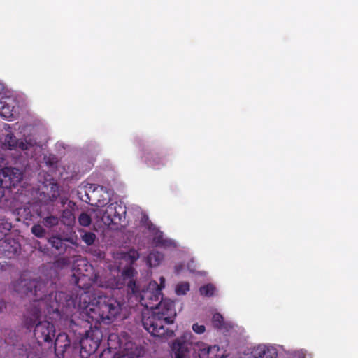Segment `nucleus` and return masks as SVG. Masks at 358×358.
I'll list each match as a JSON object with an SVG mask.
<instances>
[{"instance_id":"nucleus-1","label":"nucleus","mask_w":358,"mask_h":358,"mask_svg":"<svg viewBox=\"0 0 358 358\" xmlns=\"http://www.w3.org/2000/svg\"><path fill=\"white\" fill-rule=\"evenodd\" d=\"M55 289L51 280L41 278L20 280L15 287L17 292L34 297L27 308L23 324L28 330L34 328V336L38 345L45 343L50 345L52 348L56 334L55 327L52 322L41 321L42 312L46 311L55 320L62 317L64 313V306L59 299L63 298L65 294L55 292Z\"/></svg>"},{"instance_id":"nucleus-2","label":"nucleus","mask_w":358,"mask_h":358,"mask_svg":"<svg viewBox=\"0 0 358 358\" xmlns=\"http://www.w3.org/2000/svg\"><path fill=\"white\" fill-rule=\"evenodd\" d=\"M160 281V285L150 282L142 292L140 302L148 309L142 315V324L152 336L169 338L174 332L166 326L173 324L176 311L173 301L162 298V289L164 287L165 280L161 277Z\"/></svg>"},{"instance_id":"nucleus-3","label":"nucleus","mask_w":358,"mask_h":358,"mask_svg":"<svg viewBox=\"0 0 358 358\" xmlns=\"http://www.w3.org/2000/svg\"><path fill=\"white\" fill-rule=\"evenodd\" d=\"M80 308L85 310L83 316L87 320L91 319L95 325L112 322L121 310L120 303L117 299L99 291L91 298L83 294L80 298Z\"/></svg>"},{"instance_id":"nucleus-4","label":"nucleus","mask_w":358,"mask_h":358,"mask_svg":"<svg viewBox=\"0 0 358 358\" xmlns=\"http://www.w3.org/2000/svg\"><path fill=\"white\" fill-rule=\"evenodd\" d=\"M72 280L81 291L78 298L79 307H80V298L83 294H87L89 298H91L96 292L92 291L93 285L100 287H107L108 286L103 284L99 275L95 272L93 266L87 259L80 257L73 262Z\"/></svg>"},{"instance_id":"nucleus-5","label":"nucleus","mask_w":358,"mask_h":358,"mask_svg":"<svg viewBox=\"0 0 358 358\" xmlns=\"http://www.w3.org/2000/svg\"><path fill=\"white\" fill-rule=\"evenodd\" d=\"M171 350L173 358H222L218 354L220 350L218 345L192 343L185 340V336L176 339L172 343Z\"/></svg>"},{"instance_id":"nucleus-6","label":"nucleus","mask_w":358,"mask_h":358,"mask_svg":"<svg viewBox=\"0 0 358 358\" xmlns=\"http://www.w3.org/2000/svg\"><path fill=\"white\" fill-rule=\"evenodd\" d=\"M103 338L101 330L94 324V329L90 330L87 335L81 337L78 341L81 358H89L98 349Z\"/></svg>"},{"instance_id":"nucleus-7","label":"nucleus","mask_w":358,"mask_h":358,"mask_svg":"<svg viewBox=\"0 0 358 358\" xmlns=\"http://www.w3.org/2000/svg\"><path fill=\"white\" fill-rule=\"evenodd\" d=\"M22 179V173L19 169L5 167L0 169V187L11 189L15 187Z\"/></svg>"},{"instance_id":"nucleus-8","label":"nucleus","mask_w":358,"mask_h":358,"mask_svg":"<svg viewBox=\"0 0 358 358\" xmlns=\"http://www.w3.org/2000/svg\"><path fill=\"white\" fill-rule=\"evenodd\" d=\"M125 213V207L117 203H112L106 206L102 216V220L107 225L119 224H121L122 220L124 219Z\"/></svg>"},{"instance_id":"nucleus-9","label":"nucleus","mask_w":358,"mask_h":358,"mask_svg":"<svg viewBox=\"0 0 358 358\" xmlns=\"http://www.w3.org/2000/svg\"><path fill=\"white\" fill-rule=\"evenodd\" d=\"M85 310L83 309L81 318H78L77 320L71 319L69 321V327L75 336H76L78 341H79L81 337L87 335L90 330L94 329V322L91 321V319L87 320L83 316Z\"/></svg>"},{"instance_id":"nucleus-10","label":"nucleus","mask_w":358,"mask_h":358,"mask_svg":"<svg viewBox=\"0 0 358 358\" xmlns=\"http://www.w3.org/2000/svg\"><path fill=\"white\" fill-rule=\"evenodd\" d=\"M136 271L132 267H127L122 272L121 277L115 279L116 281L114 288L122 289L123 286L127 285L128 293L133 294L138 292L136 280L134 279V274Z\"/></svg>"},{"instance_id":"nucleus-11","label":"nucleus","mask_w":358,"mask_h":358,"mask_svg":"<svg viewBox=\"0 0 358 358\" xmlns=\"http://www.w3.org/2000/svg\"><path fill=\"white\" fill-rule=\"evenodd\" d=\"M20 250V245L14 238H4L0 241V255L11 259L15 256Z\"/></svg>"},{"instance_id":"nucleus-12","label":"nucleus","mask_w":358,"mask_h":358,"mask_svg":"<svg viewBox=\"0 0 358 358\" xmlns=\"http://www.w3.org/2000/svg\"><path fill=\"white\" fill-rule=\"evenodd\" d=\"M36 143L32 141H20L13 134H8L6 136L4 140L5 146L8 147L10 150H19L22 151L29 150L31 148H34Z\"/></svg>"},{"instance_id":"nucleus-13","label":"nucleus","mask_w":358,"mask_h":358,"mask_svg":"<svg viewBox=\"0 0 358 358\" xmlns=\"http://www.w3.org/2000/svg\"><path fill=\"white\" fill-rule=\"evenodd\" d=\"M71 346V341L69 336L64 332L59 333L54 342V350L58 358H64V353Z\"/></svg>"},{"instance_id":"nucleus-14","label":"nucleus","mask_w":358,"mask_h":358,"mask_svg":"<svg viewBox=\"0 0 358 358\" xmlns=\"http://www.w3.org/2000/svg\"><path fill=\"white\" fill-rule=\"evenodd\" d=\"M48 243L53 248L59 255L64 254L70 247L65 243L64 238L59 234L52 235L48 238Z\"/></svg>"},{"instance_id":"nucleus-15","label":"nucleus","mask_w":358,"mask_h":358,"mask_svg":"<svg viewBox=\"0 0 358 358\" xmlns=\"http://www.w3.org/2000/svg\"><path fill=\"white\" fill-rule=\"evenodd\" d=\"M0 115L7 120L14 116V106L7 99L0 101Z\"/></svg>"},{"instance_id":"nucleus-16","label":"nucleus","mask_w":358,"mask_h":358,"mask_svg":"<svg viewBox=\"0 0 358 358\" xmlns=\"http://www.w3.org/2000/svg\"><path fill=\"white\" fill-rule=\"evenodd\" d=\"M149 229L153 233V243L156 246H167L169 245V241L164 238L163 233L159 230L157 227L151 224Z\"/></svg>"},{"instance_id":"nucleus-17","label":"nucleus","mask_w":358,"mask_h":358,"mask_svg":"<svg viewBox=\"0 0 358 358\" xmlns=\"http://www.w3.org/2000/svg\"><path fill=\"white\" fill-rule=\"evenodd\" d=\"M255 354L258 358H277V352L265 345H259L255 348Z\"/></svg>"},{"instance_id":"nucleus-18","label":"nucleus","mask_w":358,"mask_h":358,"mask_svg":"<svg viewBox=\"0 0 358 358\" xmlns=\"http://www.w3.org/2000/svg\"><path fill=\"white\" fill-rule=\"evenodd\" d=\"M108 348L114 350H118L120 353L124 354L122 349V341L117 334L112 333L108 336Z\"/></svg>"},{"instance_id":"nucleus-19","label":"nucleus","mask_w":358,"mask_h":358,"mask_svg":"<svg viewBox=\"0 0 358 358\" xmlns=\"http://www.w3.org/2000/svg\"><path fill=\"white\" fill-rule=\"evenodd\" d=\"M60 220L64 225L72 227L76 222V217L71 210L64 209L62 213Z\"/></svg>"},{"instance_id":"nucleus-20","label":"nucleus","mask_w":358,"mask_h":358,"mask_svg":"<svg viewBox=\"0 0 358 358\" xmlns=\"http://www.w3.org/2000/svg\"><path fill=\"white\" fill-rule=\"evenodd\" d=\"M164 259V255L159 251H152L147 257V263L150 267L158 266Z\"/></svg>"},{"instance_id":"nucleus-21","label":"nucleus","mask_w":358,"mask_h":358,"mask_svg":"<svg viewBox=\"0 0 358 358\" xmlns=\"http://www.w3.org/2000/svg\"><path fill=\"white\" fill-rule=\"evenodd\" d=\"M130 358L128 352L127 354H121L118 350H114L109 348L103 350L99 355V358Z\"/></svg>"},{"instance_id":"nucleus-22","label":"nucleus","mask_w":358,"mask_h":358,"mask_svg":"<svg viewBox=\"0 0 358 358\" xmlns=\"http://www.w3.org/2000/svg\"><path fill=\"white\" fill-rule=\"evenodd\" d=\"M150 166L154 168H159V165L164 164V156L158 153L150 154L148 157Z\"/></svg>"},{"instance_id":"nucleus-23","label":"nucleus","mask_w":358,"mask_h":358,"mask_svg":"<svg viewBox=\"0 0 358 358\" xmlns=\"http://www.w3.org/2000/svg\"><path fill=\"white\" fill-rule=\"evenodd\" d=\"M11 228V223L4 217L0 216V241L6 237Z\"/></svg>"},{"instance_id":"nucleus-24","label":"nucleus","mask_w":358,"mask_h":358,"mask_svg":"<svg viewBox=\"0 0 358 358\" xmlns=\"http://www.w3.org/2000/svg\"><path fill=\"white\" fill-rule=\"evenodd\" d=\"M83 234H81L82 241L88 246L92 245L96 238V234L92 231H86L81 230Z\"/></svg>"},{"instance_id":"nucleus-25","label":"nucleus","mask_w":358,"mask_h":358,"mask_svg":"<svg viewBox=\"0 0 358 358\" xmlns=\"http://www.w3.org/2000/svg\"><path fill=\"white\" fill-rule=\"evenodd\" d=\"M59 222V218L55 215H48L44 217L42 220V224L43 226L48 229H51L57 225H58Z\"/></svg>"},{"instance_id":"nucleus-26","label":"nucleus","mask_w":358,"mask_h":358,"mask_svg":"<svg viewBox=\"0 0 358 358\" xmlns=\"http://www.w3.org/2000/svg\"><path fill=\"white\" fill-rule=\"evenodd\" d=\"M27 358H43L41 345H38V344H37L35 348H31L28 350Z\"/></svg>"},{"instance_id":"nucleus-27","label":"nucleus","mask_w":358,"mask_h":358,"mask_svg":"<svg viewBox=\"0 0 358 358\" xmlns=\"http://www.w3.org/2000/svg\"><path fill=\"white\" fill-rule=\"evenodd\" d=\"M215 287L213 285L209 283L206 285L201 286L199 288L201 295L203 296L210 297L213 296Z\"/></svg>"},{"instance_id":"nucleus-28","label":"nucleus","mask_w":358,"mask_h":358,"mask_svg":"<svg viewBox=\"0 0 358 358\" xmlns=\"http://www.w3.org/2000/svg\"><path fill=\"white\" fill-rule=\"evenodd\" d=\"M213 326L217 329H222L224 327V318L220 313H216L213 315Z\"/></svg>"},{"instance_id":"nucleus-29","label":"nucleus","mask_w":358,"mask_h":358,"mask_svg":"<svg viewBox=\"0 0 358 358\" xmlns=\"http://www.w3.org/2000/svg\"><path fill=\"white\" fill-rule=\"evenodd\" d=\"M32 234L38 238H43L46 231L41 224H34L31 229Z\"/></svg>"},{"instance_id":"nucleus-30","label":"nucleus","mask_w":358,"mask_h":358,"mask_svg":"<svg viewBox=\"0 0 358 358\" xmlns=\"http://www.w3.org/2000/svg\"><path fill=\"white\" fill-rule=\"evenodd\" d=\"M78 222L83 227L90 226L92 222L90 215L87 213H82L78 217Z\"/></svg>"},{"instance_id":"nucleus-31","label":"nucleus","mask_w":358,"mask_h":358,"mask_svg":"<svg viewBox=\"0 0 358 358\" xmlns=\"http://www.w3.org/2000/svg\"><path fill=\"white\" fill-rule=\"evenodd\" d=\"M189 290V284L187 282H180L176 287L178 295H184Z\"/></svg>"},{"instance_id":"nucleus-32","label":"nucleus","mask_w":358,"mask_h":358,"mask_svg":"<svg viewBox=\"0 0 358 358\" xmlns=\"http://www.w3.org/2000/svg\"><path fill=\"white\" fill-rule=\"evenodd\" d=\"M35 248H37L41 252L45 255H50V248L46 245H41L39 241H36L35 243Z\"/></svg>"},{"instance_id":"nucleus-33","label":"nucleus","mask_w":358,"mask_h":358,"mask_svg":"<svg viewBox=\"0 0 358 358\" xmlns=\"http://www.w3.org/2000/svg\"><path fill=\"white\" fill-rule=\"evenodd\" d=\"M59 186L56 183H53L51 185V196L50 198H52V200L56 199L59 196Z\"/></svg>"},{"instance_id":"nucleus-34","label":"nucleus","mask_w":358,"mask_h":358,"mask_svg":"<svg viewBox=\"0 0 358 358\" xmlns=\"http://www.w3.org/2000/svg\"><path fill=\"white\" fill-rule=\"evenodd\" d=\"M84 188H85L84 192H85V196H86V199H84L82 198V199H83V201H85L86 203H90V198L88 196L87 188L89 189V190H91L92 189H93V192L95 190V188L94 187V185L92 184H87V186H85Z\"/></svg>"},{"instance_id":"nucleus-35","label":"nucleus","mask_w":358,"mask_h":358,"mask_svg":"<svg viewBox=\"0 0 358 358\" xmlns=\"http://www.w3.org/2000/svg\"><path fill=\"white\" fill-rule=\"evenodd\" d=\"M192 329L195 333L201 334L205 331L206 327L204 325H200L196 323L193 324Z\"/></svg>"},{"instance_id":"nucleus-36","label":"nucleus","mask_w":358,"mask_h":358,"mask_svg":"<svg viewBox=\"0 0 358 358\" xmlns=\"http://www.w3.org/2000/svg\"><path fill=\"white\" fill-rule=\"evenodd\" d=\"M128 255L132 263L136 261L139 257L138 252L135 250H130Z\"/></svg>"},{"instance_id":"nucleus-37","label":"nucleus","mask_w":358,"mask_h":358,"mask_svg":"<svg viewBox=\"0 0 358 358\" xmlns=\"http://www.w3.org/2000/svg\"><path fill=\"white\" fill-rule=\"evenodd\" d=\"M64 241H65V243L66 242L68 243H71L72 245H75V246H78V244L76 241L77 238H73V237H66V238H64Z\"/></svg>"},{"instance_id":"nucleus-38","label":"nucleus","mask_w":358,"mask_h":358,"mask_svg":"<svg viewBox=\"0 0 358 358\" xmlns=\"http://www.w3.org/2000/svg\"><path fill=\"white\" fill-rule=\"evenodd\" d=\"M241 358H258V357L255 354V349H254L250 353L244 354L243 356L241 357Z\"/></svg>"},{"instance_id":"nucleus-39","label":"nucleus","mask_w":358,"mask_h":358,"mask_svg":"<svg viewBox=\"0 0 358 358\" xmlns=\"http://www.w3.org/2000/svg\"><path fill=\"white\" fill-rule=\"evenodd\" d=\"M6 305L5 301L3 299H0V313L3 311V310L6 308Z\"/></svg>"},{"instance_id":"nucleus-40","label":"nucleus","mask_w":358,"mask_h":358,"mask_svg":"<svg viewBox=\"0 0 358 358\" xmlns=\"http://www.w3.org/2000/svg\"><path fill=\"white\" fill-rule=\"evenodd\" d=\"M183 268V266L182 265H177L175 267V269H176V272L177 273H178Z\"/></svg>"},{"instance_id":"nucleus-41","label":"nucleus","mask_w":358,"mask_h":358,"mask_svg":"<svg viewBox=\"0 0 358 358\" xmlns=\"http://www.w3.org/2000/svg\"><path fill=\"white\" fill-rule=\"evenodd\" d=\"M4 194H5V191L3 189V188L0 187V201H1Z\"/></svg>"},{"instance_id":"nucleus-42","label":"nucleus","mask_w":358,"mask_h":358,"mask_svg":"<svg viewBox=\"0 0 358 358\" xmlns=\"http://www.w3.org/2000/svg\"><path fill=\"white\" fill-rule=\"evenodd\" d=\"M82 190H83V189H82V188H80V192H79V194H82Z\"/></svg>"},{"instance_id":"nucleus-43","label":"nucleus","mask_w":358,"mask_h":358,"mask_svg":"<svg viewBox=\"0 0 358 358\" xmlns=\"http://www.w3.org/2000/svg\"><path fill=\"white\" fill-rule=\"evenodd\" d=\"M132 358H134V357H132Z\"/></svg>"}]
</instances>
